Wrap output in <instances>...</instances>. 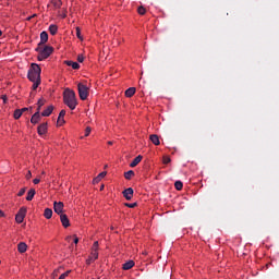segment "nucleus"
<instances>
[{
  "label": "nucleus",
  "mask_w": 279,
  "mask_h": 279,
  "mask_svg": "<svg viewBox=\"0 0 279 279\" xmlns=\"http://www.w3.org/2000/svg\"><path fill=\"white\" fill-rule=\"evenodd\" d=\"M64 63H65L68 66H72V69H74V70L80 69V63H77V62H75V61H64Z\"/></svg>",
  "instance_id": "412c9836"
},
{
  "label": "nucleus",
  "mask_w": 279,
  "mask_h": 279,
  "mask_svg": "<svg viewBox=\"0 0 279 279\" xmlns=\"http://www.w3.org/2000/svg\"><path fill=\"white\" fill-rule=\"evenodd\" d=\"M136 95V87H130L125 90V97H134Z\"/></svg>",
  "instance_id": "f3484780"
},
{
  "label": "nucleus",
  "mask_w": 279,
  "mask_h": 279,
  "mask_svg": "<svg viewBox=\"0 0 279 279\" xmlns=\"http://www.w3.org/2000/svg\"><path fill=\"white\" fill-rule=\"evenodd\" d=\"M38 86H40V80L33 81V90H36V88H38Z\"/></svg>",
  "instance_id": "c756f323"
},
{
  "label": "nucleus",
  "mask_w": 279,
  "mask_h": 279,
  "mask_svg": "<svg viewBox=\"0 0 279 279\" xmlns=\"http://www.w3.org/2000/svg\"><path fill=\"white\" fill-rule=\"evenodd\" d=\"M39 122H40V113L36 111L31 118V123H33V125H36V123H39Z\"/></svg>",
  "instance_id": "ddd939ff"
},
{
  "label": "nucleus",
  "mask_w": 279,
  "mask_h": 279,
  "mask_svg": "<svg viewBox=\"0 0 279 279\" xmlns=\"http://www.w3.org/2000/svg\"><path fill=\"white\" fill-rule=\"evenodd\" d=\"M33 183H34V184H40V179H34V180H33Z\"/></svg>",
  "instance_id": "79ce46f5"
},
{
  "label": "nucleus",
  "mask_w": 279,
  "mask_h": 279,
  "mask_svg": "<svg viewBox=\"0 0 279 279\" xmlns=\"http://www.w3.org/2000/svg\"><path fill=\"white\" fill-rule=\"evenodd\" d=\"M63 104L70 108V110H75L77 108V96L75 92L71 88H65L63 92Z\"/></svg>",
  "instance_id": "f257e3e1"
},
{
  "label": "nucleus",
  "mask_w": 279,
  "mask_h": 279,
  "mask_svg": "<svg viewBox=\"0 0 279 279\" xmlns=\"http://www.w3.org/2000/svg\"><path fill=\"white\" fill-rule=\"evenodd\" d=\"M25 215H27V208H25V207L20 208V210L17 211V214L15 216L16 223H23V221L25 219Z\"/></svg>",
  "instance_id": "39448f33"
},
{
  "label": "nucleus",
  "mask_w": 279,
  "mask_h": 279,
  "mask_svg": "<svg viewBox=\"0 0 279 279\" xmlns=\"http://www.w3.org/2000/svg\"><path fill=\"white\" fill-rule=\"evenodd\" d=\"M52 276H54V277L58 276V272L54 270L53 274H52Z\"/></svg>",
  "instance_id": "09e8293b"
},
{
  "label": "nucleus",
  "mask_w": 279,
  "mask_h": 279,
  "mask_svg": "<svg viewBox=\"0 0 279 279\" xmlns=\"http://www.w3.org/2000/svg\"><path fill=\"white\" fill-rule=\"evenodd\" d=\"M40 105H38V108H37V112H38V114H40Z\"/></svg>",
  "instance_id": "49530a36"
},
{
  "label": "nucleus",
  "mask_w": 279,
  "mask_h": 279,
  "mask_svg": "<svg viewBox=\"0 0 279 279\" xmlns=\"http://www.w3.org/2000/svg\"><path fill=\"white\" fill-rule=\"evenodd\" d=\"M3 104H8V96L3 95L2 97Z\"/></svg>",
  "instance_id": "a19ab883"
},
{
  "label": "nucleus",
  "mask_w": 279,
  "mask_h": 279,
  "mask_svg": "<svg viewBox=\"0 0 279 279\" xmlns=\"http://www.w3.org/2000/svg\"><path fill=\"white\" fill-rule=\"evenodd\" d=\"M53 210L57 215H62L64 213V203L62 202H54L53 203Z\"/></svg>",
  "instance_id": "423d86ee"
},
{
  "label": "nucleus",
  "mask_w": 279,
  "mask_h": 279,
  "mask_svg": "<svg viewBox=\"0 0 279 279\" xmlns=\"http://www.w3.org/2000/svg\"><path fill=\"white\" fill-rule=\"evenodd\" d=\"M122 193H123V197H125L128 202H130V199L134 197V190L132 187L125 189Z\"/></svg>",
  "instance_id": "0eeeda50"
},
{
  "label": "nucleus",
  "mask_w": 279,
  "mask_h": 279,
  "mask_svg": "<svg viewBox=\"0 0 279 279\" xmlns=\"http://www.w3.org/2000/svg\"><path fill=\"white\" fill-rule=\"evenodd\" d=\"M149 141L153 143V145H160V137L156 134H151L149 136Z\"/></svg>",
  "instance_id": "2eb2a0df"
},
{
  "label": "nucleus",
  "mask_w": 279,
  "mask_h": 279,
  "mask_svg": "<svg viewBox=\"0 0 279 279\" xmlns=\"http://www.w3.org/2000/svg\"><path fill=\"white\" fill-rule=\"evenodd\" d=\"M44 217L51 219V217H53V210L51 208H46L44 211Z\"/></svg>",
  "instance_id": "4be33fe9"
},
{
  "label": "nucleus",
  "mask_w": 279,
  "mask_h": 279,
  "mask_svg": "<svg viewBox=\"0 0 279 279\" xmlns=\"http://www.w3.org/2000/svg\"><path fill=\"white\" fill-rule=\"evenodd\" d=\"M32 179V171H28L27 173H26V180H31Z\"/></svg>",
  "instance_id": "ea45409f"
},
{
  "label": "nucleus",
  "mask_w": 279,
  "mask_h": 279,
  "mask_svg": "<svg viewBox=\"0 0 279 279\" xmlns=\"http://www.w3.org/2000/svg\"><path fill=\"white\" fill-rule=\"evenodd\" d=\"M49 40V34H47V32H41L40 33V43L38 44V46H44L47 41Z\"/></svg>",
  "instance_id": "1a4fd4ad"
},
{
  "label": "nucleus",
  "mask_w": 279,
  "mask_h": 279,
  "mask_svg": "<svg viewBox=\"0 0 279 279\" xmlns=\"http://www.w3.org/2000/svg\"><path fill=\"white\" fill-rule=\"evenodd\" d=\"M76 36L80 40H83L82 38V31H80V27H76Z\"/></svg>",
  "instance_id": "72a5a7b5"
},
{
  "label": "nucleus",
  "mask_w": 279,
  "mask_h": 279,
  "mask_svg": "<svg viewBox=\"0 0 279 279\" xmlns=\"http://www.w3.org/2000/svg\"><path fill=\"white\" fill-rule=\"evenodd\" d=\"M41 175H45V171L41 172Z\"/></svg>",
  "instance_id": "5fc2aeb1"
},
{
  "label": "nucleus",
  "mask_w": 279,
  "mask_h": 279,
  "mask_svg": "<svg viewBox=\"0 0 279 279\" xmlns=\"http://www.w3.org/2000/svg\"><path fill=\"white\" fill-rule=\"evenodd\" d=\"M174 186L177 191H182L184 184L182 183V181H175Z\"/></svg>",
  "instance_id": "a878e982"
},
{
  "label": "nucleus",
  "mask_w": 279,
  "mask_h": 279,
  "mask_svg": "<svg viewBox=\"0 0 279 279\" xmlns=\"http://www.w3.org/2000/svg\"><path fill=\"white\" fill-rule=\"evenodd\" d=\"M77 90L80 99L86 101L88 99V86L84 85V83H78Z\"/></svg>",
  "instance_id": "20e7f679"
},
{
  "label": "nucleus",
  "mask_w": 279,
  "mask_h": 279,
  "mask_svg": "<svg viewBox=\"0 0 279 279\" xmlns=\"http://www.w3.org/2000/svg\"><path fill=\"white\" fill-rule=\"evenodd\" d=\"M98 250H99V242L96 241V242H94V244H93L92 252H98Z\"/></svg>",
  "instance_id": "bb28decb"
},
{
  "label": "nucleus",
  "mask_w": 279,
  "mask_h": 279,
  "mask_svg": "<svg viewBox=\"0 0 279 279\" xmlns=\"http://www.w3.org/2000/svg\"><path fill=\"white\" fill-rule=\"evenodd\" d=\"M26 191H27V187L21 189L20 192L17 193V197H23Z\"/></svg>",
  "instance_id": "cd10ccee"
},
{
  "label": "nucleus",
  "mask_w": 279,
  "mask_h": 279,
  "mask_svg": "<svg viewBox=\"0 0 279 279\" xmlns=\"http://www.w3.org/2000/svg\"><path fill=\"white\" fill-rule=\"evenodd\" d=\"M109 145H112V142H108Z\"/></svg>",
  "instance_id": "864d4df0"
},
{
  "label": "nucleus",
  "mask_w": 279,
  "mask_h": 279,
  "mask_svg": "<svg viewBox=\"0 0 279 279\" xmlns=\"http://www.w3.org/2000/svg\"><path fill=\"white\" fill-rule=\"evenodd\" d=\"M0 217H4V214L1 209H0Z\"/></svg>",
  "instance_id": "de8ad7c7"
},
{
  "label": "nucleus",
  "mask_w": 279,
  "mask_h": 279,
  "mask_svg": "<svg viewBox=\"0 0 279 279\" xmlns=\"http://www.w3.org/2000/svg\"><path fill=\"white\" fill-rule=\"evenodd\" d=\"M99 258V253L97 251H92V256L87 259V265H90V262L97 260Z\"/></svg>",
  "instance_id": "dca6fc26"
},
{
  "label": "nucleus",
  "mask_w": 279,
  "mask_h": 279,
  "mask_svg": "<svg viewBox=\"0 0 279 279\" xmlns=\"http://www.w3.org/2000/svg\"><path fill=\"white\" fill-rule=\"evenodd\" d=\"M100 191H104V185L100 186Z\"/></svg>",
  "instance_id": "3c124183"
},
{
  "label": "nucleus",
  "mask_w": 279,
  "mask_h": 279,
  "mask_svg": "<svg viewBox=\"0 0 279 279\" xmlns=\"http://www.w3.org/2000/svg\"><path fill=\"white\" fill-rule=\"evenodd\" d=\"M57 125H59V126L64 125V118L58 117Z\"/></svg>",
  "instance_id": "473e14b6"
},
{
  "label": "nucleus",
  "mask_w": 279,
  "mask_h": 279,
  "mask_svg": "<svg viewBox=\"0 0 279 279\" xmlns=\"http://www.w3.org/2000/svg\"><path fill=\"white\" fill-rule=\"evenodd\" d=\"M65 241H71V236H68V238L65 239Z\"/></svg>",
  "instance_id": "8fccbe9b"
},
{
  "label": "nucleus",
  "mask_w": 279,
  "mask_h": 279,
  "mask_svg": "<svg viewBox=\"0 0 279 279\" xmlns=\"http://www.w3.org/2000/svg\"><path fill=\"white\" fill-rule=\"evenodd\" d=\"M77 62H84V56L83 54H78Z\"/></svg>",
  "instance_id": "58836bf2"
},
{
  "label": "nucleus",
  "mask_w": 279,
  "mask_h": 279,
  "mask_svg": "<svg viewBox=\"0 0 279 279\" xmlns=\"http://www.w3.org/2000/svg\"><path fill=\"white\" fill-rule=\"evenodd\" d=\"M51 112H53V105L48 106L47 109L41 112V117H51Z\"/></svg>",
  "instance_id": "4468645a"
},
{
  "label": "nucleus",
  "mask_w": 279,
  "mask_h": 279,
  "mask_svg": "<svg viewBox=\"0 0 279 279\" xmlns=\"http://www.w3.org/2000/svg\"><path fill=\"white\" fill-rule=\"evenodd\" d=\"M137 12H138V14H141L142 16L145 14V12H147V10H145V8L144 7H140L138 9H137Z\"/></svg>",
  "instance_id": "2f4dec72"
},
{
  "label": "nucleus",
  "mask_w": 279,
  "mask_h": 279,
  "mask_svg": "<svg viewBox=\"0 0 279 279\" xmlns=\"http://www.w3.org/2000/svg\"><path fill=\"white\" fill-rule=\"evenodd\" d=\"M69 274H71V270H68V271L63 272V274L59 277V279H66V278H69Z\"/></svg>",
  "instance_id": "7c9ffc66"
},
{
  "label": "nucleus",
  "mask_w": 279,
  "mask_h": 279,
  "mask_svg": "<svg viewBox=\"0 0 279 279\" xmlns=\"http://www.w3.org/2000/svg\"><path fill=\"white\" fill-rule=\"evenodd\" d=\"M132 267H134V260H129L123 264L122 269H124V271H128L132 269Z\"/></svg>",
  "instance_id": "aec40b11"
},
{
  "label": "nucleus",
  "mask_w": 279,
  "mask_h": 279,
  "mask_svg": "<svg viewBox=\"0 0 279 279\" xmlns=\"http://www.w3.org/2000/svg\"><path fill=\"white\" fill-rule=\"evenodd\" d=\"M47 132V122L41 123L38 128H37V133L39 134V136H45V133Z\"/></svg>",
  "instance_id": "9d476101"
},
{
  "label": "nucleus",
  "mask_w": 279,
  "mask_h": 279,
  "mask_svg": "<svg viewBox=\"0 0 279 279\" xmlns=\"http://www.w3.org/2000/svg\"><path fill=\"white\" fill-rule=\"evenodd\" d=\"M36 17V14H33L32 16L27 17V21H32V19Z\"/></svg>",
  "instance_id": "a18cd8bd"
},
{
  "label": "nucleus",
  "mask_w": 279,
  "mask_h": 279,
  "mask_svg": "<svg viewBox=\"0 0 279 279\" xmlns=\"http://www.w3.org/2000/svg\"><path fill=\"white\" fill-rule=\"evenodd\" d=\"M40 73H41L40 65L36 63H32L27 73V77L29 82H38V80H40Z\"/></svg>",
  "instance_id": "7ed1b4c3"
},
{
  "label": "nucleus",
  "mask_w": 279,
  "mask_h": 279,
  "mask_svg": "<svg viewBox=\"0 0 279 279\" xmlns=\"http://www.w3.org/2000/svg\"><path fill=\"white\" fill-rule=\"evenodd\" d=\"M73 236H74V243H75V245H77V243H80V239L76 238V235H73Z\"/></svg>",
  "instance_id": "37998d69"
},
{
  "label": "nucleus",
  "mask_w": 279,
  "mask_h": 279,
  "mask_svg": "<svg viewBox=\"0 0 279 279\" xmlns=\"http://www.w3.org/2000/svg\"><path fill=\"white\" fill-rule=\"evenodd\" d=\"M141 160H143V156L138 155V156L135 157V158L133 159V161L130 163V167H131V168L136 167V166L141 162Z\"/></svg>",
  "instance_id": "a211bd4d"
},
{
  "label": "nucleus",
  "mask_w": 279,
  "mask_h": 279,
  "mask_svg": "<svg viewBox=\"0 0 279 279\" xmlns=\"http://www.w3.org/2000/svg\"><path fill=\"white\" fill-rule=\"evenodd\" d=\"M60 221L63 228H69V226H71V222L69 221V216H66L65 214L60 215Z\"/></svg>",
  "instance_id": "6e6552de"
},
{
  "label": "nucleus",
  "mask_w": 279,
  "mask_h": 279,
  "mask_svg": "<svg viewBox=\"0 0 279 279\" xmlns=\"http://www.w3.org/2000/svg\"><path fill=\"white\" fill-rule=\"evenodd\" d=\"M133 175H134L133 170H129L128 172H124L125 180H132Z\"/></svg>",
  "instance_id": "b1692460"
},
{
  "label": "nucleus",
  "mask_w": 279,
  "mask_h": 279,
  "mask_svg": "<svg viewBox=\"0 0 279 279\" xmlns=\"http://www.w3.org/2000/svg\"><path fill=\"white\" fill-rule=\"evenodd\" d=\"M17 252H20V254H25V252H27V244L25 242H20L17 244Z\"/></svg>",
  "instance_id": "f8f14e48"
},
{
  "label": "nucleus",
  "mask_w": 279,
  "mask_h": 279,
  "mask_svg": "<svg viewBox=\"0 0 279 279\" xmlns=\"http://www.w3.org/2000/svg\"><path fill=\"white\" fill-rule=\"evenodd\" d=\"M171 162V158L169 156L163 157V165H169Z\"/></svg>",
  "instance_id": "f704fd0d"
},
{
  "label": "nucleus",
  "mask_w": 279,
  "mask_h": 279,
  "mask_svg": "<svg viewBox=\"0 0 279 279\" xmlns=\"http://www.w3.org/2000/svg\"><path fill=\"white\" fill-rule=\"evenodd\" d=\"M0 36H3V32L0 31Z\"/></svg>",
  "instance_id": "603ef678"
},
{
  "label": "nucleus",
  "mask_w": 279,
  "mask_h": 279,
  "mask_svg": "<svg viewBox=\"0 0 279 279\" xmlns=\"http://www.w3.org/2000/svg\"><path fill=\"white\" fill-rule=\"evenodd\" d=\"M14 119H21L23 117V111L21 109H16L13 113Z\"/></svg>",
  "instance_id": "393cba45"
},
{
  "label": "nucleus",
  "mask_w": 279,
  "mask_h": 279,
  "mask_svg": "<svg viewBox=\"0 0 279 279\" xmlns=\"http://www.w3.org/2000/svg\"><path fill=\"white\" fill-rule=\"evenodd\" d=\"M90 132H92L90 126H87V128L85 129V136H90Z\"/></svg>",
  "instance_id": "c9c22d12"
},
{
  "label": "nucleus",
  "mask_w": 279,
  "mask_h": 279,
  "mask_svg": "<svg viewBox=\"0 0 279 279\" xmlns=\"http://www.w3.org/2000/svg\"><path fill=\"white\" fill-rule=\"evenodd\" d=\"M66 116V110H61L59 113L60 119L64 118Z\"/></svg>",
  "instance_id": "4c0bfd02"
},
{
  "label": "nucleus",
  "mask_w": 279,
  "mask_h": 279,
  "mask_svg": "<svg viewBox=\"0 0 279 279\" xmlns=\"http://www.w3.org/2000/svg\"><path fill=\"white\" fill-rule=\"evenodd\" d=\"M107 172H100L94 180H93V184H99L101 182V180H104V178H106Z\"/></svg>",
  "instance_id": "9b49d317"
},
{
  "label": "nucleus",
  "mask_w": 279,
  "mask_h": 279,
  "mask_svg": "<svg viewBox=\"0 0 279 279\" xmlns=\"http://www.w3.org/2000/svg\"><path fill=\"white\" fill-rule=\"evenodd\" d=\"M36 195V190L35 189H31L27 192V196H26V201L27 202H32V199H34V196Z\"/></svg>",
  "instance_id": "6ab92c4d"
},
{
  "label": "nucleus",
  "mask_w": 279,
  "mask_h": 279,
  "mask_svg": "<svg viewBox=\"0 0 279 279\" xmlns=\"http://www.w3.org/2000/svg\"><path fill=\"white\" fill-rule=\"evenodd\" d=\"M37 104L39 108H43V106H45V99L40 98Z\"/></svg>",
  "instance_id": "e433bc0d"
},
{
  "label": "nucleus",
  "mask_w": 279,
  "mask_h": 279,
  "mask_svg": "<svg viewBox=\"0 0 279 279\" xmlns=\"http://www.w3.org/2000/svg\"><path fill=\"white\" fill-rule=\"evenodd\" d=\"M126 208H136L138 206L137 203H125Z\"/></svg>",
  "instance_id": "c85d7f7f"
},
{
  "label": "nucleus",
  "mask_w": 279,
  "mask_h": 279,
  "mask_svg": "<svg viewBox=\"0 0 279 279\" xmlns=\"http://www.w3.org/2000/svg\"><path fill=\"white\" fill-rule=\"evenodd\" d=\"M49 32L52 36H56V34H58V25H56V24L50 25Z\"/></svg>",
  "instance_id": "5701e85b"
},
{
  "label": "nucleus",
  "mask_w": 279,
  "mask_h": 279,
  "mask_svg": "<svg viewBox=\"0 0 279 279\" xmlns=\"http://www.w3.org/2000/svg\"><path fill=\"white\" fill-rule=\"evenodd\" d=\"M35 51H37V53H38L37 60H39V62H43V60H47V58H49V56H51V53H53V47H51V46H45V47L37 46Z\"/></svg>",
  "instance_id": "f03ea898"
},
{
  "label": "nucleus",
  "mask_w": 279,
  "mask_h": 279,
  "mask_svg": "<svg viewBox=\"0 0 279 279\" xmlns=\"http://www.w3.org/2000/svg\"><path fill=\"white\" fill-rule=\"evenodd\" d=\"M21 110V112H22V114L24 113V112H27V108H22V109H20Z\"/></svg>",
  "instance_id": "c03bdc74"
}]
</instances>
